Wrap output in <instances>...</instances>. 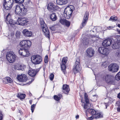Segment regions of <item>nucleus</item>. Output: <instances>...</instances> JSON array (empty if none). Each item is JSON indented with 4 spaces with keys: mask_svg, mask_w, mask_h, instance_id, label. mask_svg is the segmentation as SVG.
Returning <instances> with one entry per match:
<instances>
[{
    "mask_svg": "<svg viewBox=\"0 0 120 120\" xmlns=\"http://www.w3.org/2000/svg\"><path fill=\"white\" fill-rule=\"evenodd\" d=\"M15 11L16 14L21 16L26 15L28 11L26 7L22 4L16 5Z\"/></svg>",
    "mask_w": 120,
    "mask_h": 120,
    "instance_id": "obj_1",
    "label": "nucleus"
},
{
    "mask_svg": "<svg viewBox=\"0 0 120 120\" xmlns=\"http://www.w3.org/2000/svg\"><path fill=\"white\" fill-rule=\"evenodd\" d=\"M40 21L43 32L46 37L49 39L50 32L48 29L46 24L45 23L42 18H40Z\"/></svg>",
    "mask_w": 120,
    "mask_h": 120,
    "instance_id": "obj_2",
    "label": "nucleus"
},
{
    "mask_svg": "<svg viewBox=\"0 0 120 120\" xmlns=\"http://www.w3.org/2000/svg\"><path fill=\"white\" fill-rule=\"evenodd\" d=\"M75 9L74 7L70 5L69 7H67L65 9L64 15L67 19H69L71 16L72 12Z\"/></svg>",
    "mask_w": 120,
    "mask_h": 120,
    "instance_id": "obj_3",
    "label": "nucleus"
},
{
    "mask_svg": "<svg viewBox=\"0 0 120 120\" xmlns=\"http://www.w3.org/2000/svg\"><path fill=\"white\" fill-rule=\"evenodd\" d=\"M6 57L7 60L9 62L13 63L15 61L16 56L13 52L11 51L7 53Z\"/></svg>",
    "mask_w": 120,
    "mask_h": 120,
    "instance_id": "obj_4",
    "label": "nucleus"
},
{
    "mask_svg": "<svg viewBox=\"0 0 120 120\" xmlns=\"http://www.w3.org/2000/svg\"><path fill=\"white\" fill-rule=\"evenodd\" d=\"M103 79L105 80L107 83L110 84H115V78L113 76L108 75H105L103 77Z\"/></svg>",
    "mask_w": 120,
    "mask_h": 120,
    "instance_id": "obj_5",
    "label": "nucleus"
},
{
    "mask_svg": "<svg viewBox=\"0 0 120 120\" xmlns=\"http://www.w3.org/2000/svg\"><path fill=\"white\" fill-rule=\"evenodd\" d=\"M31 60L34 64H39L42 61V58L40 56L33 55L31 57Z\"/></svg>",
    "mask_w": 120,
    "mask_h": 120,
    "instance_id": "obj_6",
    "label": "nucleus"
},
{
    "mask_svg": "<svg viewBox=\"0 0 120 120\" xmlns=\"http://www.w3.org/2000/svg\"><path fill=\"white\" fill-rule=\"evenodd\" d=\"M32 43L30 41L28 40L22 41L20 43V46L22 48L27 49L28 47H30Z\"/></svg>",
    "mask_w": 120,
    "mask_h": 120,
    "instance_id": "obj_7",
    "label": "nucleus"
},
{
    "mask_svg": "<svg viewBox=\"0 0 120 120\" xmlns=\"http://www.w3.org/2000/svg\"><path fill=\"white\" fill-rule=\"evenodd\" d=\"M118 65L116 63H113L110 64L108 67V70L112 72L117 71L119 69Z\"/></svg>",
    "mask_w": 120,
    "mask_h": 120,
    "instance_id": "obj_8",
    "label": "nucleus"
},
{
    "mask_svg": "<svg viewBox=\"0 0 120 120\" xmlns=\"http://www.w3.org/2000/svg\"><path fill=\"white\" fill-rule=\"evenodd\" d=\"M47 8L49 11L53 12L55 11L58 10L59 7L58 6L55 5L52 3H50L47 6Z\"/></svg>",
    "mask_w": 120,
    "mask_h": 120,
    "instance_id": "obj_9",
    "label": "nucleus"
},
{
    "mask_svg": "<svg viewBox=\"0 0 120 120\" xmlns=\"http://www.w3.org/2000/svg\"><path fill=\"white\" fill-rule=\"evenodd\" d=\"M28 22L29 20L27 18H19L17 21V24L22 26L25 25Z\"/></svg>",
    "mask_w": 120,
    "mask_h": 120,
    "instance_id": "obj_10",
    "label": "nucleus"
},
{
    "mask_svg": "<svg viewBox=\"0 0 120 120\" xmlns=\"http://www.w3.org/2000/svg\"><path fill=\"white\" fill-rule=\"evenodd\" d=\"M80 61L79 59H77L75 61V64L73 66V70L75 74L78 73L80 70Z\"/></svg>",
    "mask_w": 120,
    "mask_h": 120,
    "instance_id": "obj_11",
    "label": "nucleus"
},
{
    "mask_svg": "<svg viewBox=\"0 0 120 120\" xmlns=\"http://www.w3.org/2000/svg\"><path fill=\"white\" fill-rule=\"evenodd\" d=\"M84 96L85 101L86 102V104L84 105V108L85 109H87L88 111V110L89 109H90V108L91 106V105L89 103V101L88 98V96L87 94L86 93H85Z\"/></svg>",
    "mask_w": 120,
    "mask_h": 120,
    "instance_id": "obj_12",
    "label": "nucleus"
},
{
    "mask_svg": "<svg viewBox=\"0 0 120 120\" xmlns=\"http://www.w3.org/2000/svg\"><path fill=\"white\" fill-rule=\"evenodd\" d=\"M11 16L10 15L9 13L6 16V19L5 21L6 23L8 24H10L11 26L14 25L15 24H17V21L15 22L12 19L10 18Z\"/></svg>",
    "mask_w": 120,
    "mask_h": 120,
    "instance_id": "obj_13",
    "label": "nucleus"
},
{
    "mask_svg": "<svg viewBox=\"0 0 120 120\" xmlns=\"http://www.w3.org/2000/svg\"><path fill=\"white\" fill-rule=\"evenodd\" d=\"M27 49L24 48H20V50L19 51V54L24 57L29 56L30 54Z\"/></svg>",
    "mask_w": 120,
    "mask_h": 120,
    "instance_id": "obj_14",
    "label": "nucleus"
},
{
    "mask_svg": "<svg viewBox=\"0 0 120 120\" xmlns=\"http://www.w3.org/2000/svg\"><path fill=\"white\" fill-rule=\"evenodd\" d=\"M68 58L67 57H65L62 58L61 64V68L62 71L65 74L66 70V64L68 61Z\"/></svg>",
    "mask_w": 120,
    "mask_h": 120,
    "instance_id": "obj_15",
    "label": "nucleus"
},
{
    "mask_svg": "<svg viewBox=\"0 0 120 120\" xmlns=\"http://www.w3.org/2000/svg\"><path fill=\"white\" fill-rule=\"evenodd\" d=\"M98 51L100 53L105 55H107L109 52V50L108 49L104 47L99 48Z\"/></svg>",
    "mask_w": 120,
    "mask_h": 120,
    "instance_id": "obj_16",
    "label": "nucleus"
},
{
    "mask_svg": "<svg viewBox=\"0 0 120 120\" xmlns=\"http://www.w3.org/2000/svg\"><path fill=\"white\" fill-rule=\"evenodd\" d=\"M18 80L21 82H25L27 80V77L26 75L24 74L18 75L17 78Z\"/></svg>",
    "mask_w": 120,
    "mask_h": 120,
    "instance_id": "obj_17",
    "label": "nucleus"
},
{
    "mask_svg": "<svg viewBox=\"0 0 120 120\" xmlns=\"http://www.w3.org/2000/svg\"><path fill=\"white\" fill-rule=\"evenodd\" d=\"M89 13L88 12L86 11V12L83 18L82 22L81 24L82 27H84L86 24L87 22V20L88 19V16Z\"/></svg>",
    "mask_w": 120,
    "mask_h": 120,
    "instance_id": "obj_18",
    "label": "nucleus"
},
{
    "mask_svg": "<svg viewBox=\"0 0 120 120\" xmlns=\"http://www.w3.org/2000/svg\"><path fill=\"white\" fill-rule=\"evenodd\" d=\"M94 51L91 48H88L86 50L87 56L90 57L93 56L94 54Z\"/></svg>",
    "mask_w": 120,
    "mask_h": 120,
    "instance_id": "obj_19",
    "label": "nucleus"
},
{
    "mask_svg": "<svg viewBox=\"0 0 120 120\" xmlns=\"http://www.w3.org/2000/svg\"><path fill=\"white\" fill-rule=\"evenodd\" d=\"M112 40L110 39H107L104 40L102 43V45L105 47L109 46L111 44Z\"/></svg>",
    "mask_w": 120,
    "mask_h": 120,
    "instance_id": "obj_20",
    "label": "nucleus"
},
{
    "mask_svg": "<svg viewBox=\"0 0 120 120\" xmlns=\"http://www.w3.org/2000/svg\"><path fill=\"white\" fill-rule=\"evenodd\" d=\"M62 91L65 94H68L70 91L69 86L67 85L64 84L63 85L62 87Z\"/></svg>",
    "mask_w": 120,
    "mask_h": 120,
    "instance_id": "obj_21",
    "label": "nucleus"
},
{
    "mask_svg": "<svg viewBox=\"0 0 120 120\" xmlns=\"http://www.w3.org/2000/svg\"><path fill=\"white\" fill-rule=\"evenodd\" d=\"M22 33L24 36L26 37H31L32 35L31 32L28 31L26 29L23 30L22 31Z\"/></svg>",
    "mask_w": 120,
    "mask_h": 120,
    "instance_id": "obj_22",
    "label": "nucleus"
},
{
    "mask_svg": "<svg viewBox=\"0 0 120 120\" xmlns=\"http://www.w3.org/2000/svg\"><path fill=\"white\" fill-rule=\"evenodd\" d=\"M112 48L114 49H118L120 48V41H116L113 43L112 46Z\"/></svg>",
    "mask_w": 120,
    "mask_h": 120,
    "instance_id": "obj_23",
    "label": "nucleus"
},
{
    "mask_svg": "<svg viewBox=\"0 0 120 120\" xmlns=\"http://www.w3.org/2000/svg\"><path fill=\"white\" fill-rule=\"evenodd\" d=\"M12 4L9 3H4L3 4V6L4 8L7 10H9L12 7Z\"/></svg>",
    "mask_w": 120,
    "mask_h": 120,
    "instance_id": "obj_24",
    "label": "nucleus"
},
{
    "mask_svg": "<svg viewBox=\"0 0 120 120\" xmlns=\"http://www.w3.org/2000/svg\"><path fill=\"white\" fill-rule=\"evenodd\" d=\"M13 81L11 79L8 77H7L4 79L3 81V83L4 84H7L8 83H11Z\"/></svg>",
    "mask_w": 120,
    "mask_h": 120,
    "instance_id": "obj_25",
    "label": "nucleus"
},
{
    "mask_svg": "<svg viewBox=\"0 0 120 120\" xmlns=\"http://www.w3.org/2000/svg\"><path fill=\"white\" fill-rule=\"evenodd\" d=\"M56 4L59 5H62L68 3V0H57Z\"/></svg>",
    "mask_w": 120,
    "mask_h": 120,
    "instance_id": "obj_26",
    "label": "nucleus"
},
{
    "mask_svg": "<svg viewBox=\"0 0 120 120\" xmlns=\"http://www.w3.org/2000/svg\"><path fill=\"white\" fill-rule=\"evenodd\" d=\"M28 73L29 75L30 76H34L36 75V71H34L33 70H29L28 71Z\"/></svg>",
    "mask_w": 120,
    "mask_h": 120,
    "instance_id": "obj_27",
    "label": "nucleus"
},
{
    "mask_svg": "<svg viewBox=\"0 0 120 120\" xmlns=\"http://www.w3.org/2000/svg\"><path fill=\"white\" fill-rule=\"evenodd\" d=\"M50 19L53 21H54L56 20L57 17L55 13H53L51 14Z\"/></svg>",
    "mask_w": 120,
    "mask_h": 120,
    "instance_id": "obj_28",
    "label": "nucleus"
},
{
    "mask_svg": "<svg viewBox=\"0 0 120 120\" xmlns=\"http://www.w3.org/2000/svg\"><path fill=\"white\" fill-rule=\"evenodd\" d=\"M94 116V118L96 119L99 118H100L102 117H103L102 114L100 113H98V112H96V113L95 115Z\"/></svg>",
    "mask_w": 120,
    "mask_h": 120,
    "instance_id": "obj_29",
    "label": "nucleus"
},
{
    "mask_svg": "<svg viewBox=\"0 0 120 120\" xmlns=\"http://www.w3.org/2000/svg\"><path fill=\"white\" fill-rule=\"evenodd\" d=\"M88 112L93 116H94L97 112L95 110L91 109L88 110Z\"/></svg>",
    "mask_w": 120,
    "mask_h": 120,
    "instance_id": "obj_30",
    "label": "nucleus"
},
{
    "mask_svg": "<svg viewBox=\"0 0 120 120\" xmlns=\"http://www.w3.org/2000/svg\"><path fill=\"white\" fill-rule=\"evenodd\" d=\"M117 17L113 15L111 16L109 19V20L112 22L115 21L117 20Z\"/></svg>",
    "mask_w": 120,
    "mask_h": 120,
    "instance_id": "obj_31",
    "label": "nucleus"
},
{
    "mask_svg": "<svg viewBox=\"0 0 120 120\" xmlns=\"http://www.w3.org/2000/svg\"><path fill=\"white\" fill-rule=\"evenodd\" d=\"M82 43L84 45H87L89 43L88 39L84 38L83 40Z\"/></svg>",
    "mask_w": 120,
    "mask_h": 120,
    "instance_id": "obj_32",
    "label": "nucleus"
},
{
    "mask_svg": "<svg viewBox=\"0 0 120 120\" xmlns=\"http://www.w3.org/2000/svg\"><path fill=\"white\" fill-rule=\"evenodd\" d=\"M17 69L18 70H22L23 69V67L22 66V65H21L20 64H18L17 65Z\"/></svg>",
    "mask_w": 120,
    "mask_h": 120,
    "instance_id": "obj_33",
    "label": "nucleus"
},
{
    "mask_svg": "<svg viewBox=\"0 0 120 120\" xmlns=\"http://www.w3.org/2000/svg\"><path fill=\"white\" fill-rule=\"evenodd\" d=\"M18 96L21 99H23L25 97L26 95L24 94H18Z\"/></svg>",
    "mask_w": 120,
    "mask_h": 120,
    "instance_id": "obj_34",
    "label": "nucleus"
},
{
    "mask_svg": "<svg viewBox=\"0 0 120 120\" xmlns=\"http://www.w3.org/2000/svg\"><path fill=\"white\" fill-rule=\"evenodd\" d=\"M116 79L117 80L120 79V72H119L116 75Z\"/></svg>",
    "mask_w": 120,
    "mask_h": 120,
    "instance_id": "obj_35",
    "label": "nucleus"
},
{
    "mask_svg": "<svg viewBox=\"0 0 120 120\" xmlns=\"http://www.w3.org/2000/svg\"><path fill=\"white\" fill-rule=\"evenodd\" d=\"M66 20V19H61L60 20V22L62 24L64 25Z\"/></svg>",
    "mask_w": 120,
    "mask_h": 120,
    "instance_id": "obj_36",
    "label": "nucleus"
},
{
    "mask_svg": "<svg viewBox=\"0 0 120 120\" xmlns=\"http://www.w3.org/2000/svg\"><path fill=\"white\" fill-rule=\"evenodd\" d=\"M70 25V23L69 21L66 20L65 23L64 25H65L67 27H68Z\"/></svg>",
    "mask_w": 120,
    "mask_h": 120,
    "instance_id": "obj_37",
    "label": "nucleus"
},
{
    "mask_svg": "<svg viewBox=\"0 0 120 120\" xmlns=\"http://www.w3.org/2000/svg\"><path fill=\"white\" fill-rule=\"evenodd\" d=\"M20 32L19 31H16L15 34V35L16 37L17 38H19L20 37Z\"/></svg>",
    "mask_w": 120,
    "mask_h": 120,
    "instance_id": "obj_38",
    "label": "nucleus"
},
{
    "mask_svg": "<svg viewBox=\"0 0 120 120\" xmlns=\"http://www.w3.org/2000/svg\"><path fill=\"white\" fill-rule=\"evenodd\" d=\"M35 105L34 104L31 105V110L32 111V112L33 113L34 111V109L35 106Z\"/></svg>",
    "mask_w": 120,
    "mask_h": 120,
    "instance_id": "obj_39",
    "label": "nucleus"
},
{
    "mask_svg": "<svg viewBox=\"0 0 120 120\" xmlns=\"http://www.w3.org/2000/svg\"><path fill=\"white\" fill-rule=\"evenodd\" d=\"M54 98L56 100L58 101L60 100V98L57 95H54Z\"/></svg>",
    "mask_w": 120,
    "mask_h": 120,
    "instance_id": "obj_40",
    "label": "nucleus"
},
{
    "mask_svg": "<svg viewBox=\"0 0 120 120\" xmlns=\"http://www.w3.org/2000/svg\"><path fill=\"white\" fill-rule=\"evenodd\" d=\"M4 0V3H9L10 4H13V2L12 1V2H11V0Z\"/></svg>",
    "mask_w": 120,
    "mask_h": 120,
    "instance_id": "obj_41",
    "label": "nucleus"
},
{
    "mask_svg": "<svg viewBox=\"0 0 120 120\" xmlns=\"http://www.w3.org/2000/svg\"><path fill=\"white\" fill-rule=\"evenodd\" d=\"M54 77V75L52 74H51L49 76V78L51 80H52Z\"/></svg>",
    "mask_w": 120,
    "mask_h": 120,
    "instance_id": "obj_42",
    "label": "nucleus"
},
{
    "mask_svg": "<svg viewBox=\"0 0 120 120\" xmlns=\"http://www.w3.org/2000/svg\"><path fill=\"white\" fill-rule=\"evenodd\" d=\"M48 57L47 56H46L45 57V63H47L48 62Z\"/></svg>",
    "mask_w": 120,
    "mask_h": 120,
    "instance_id": "obj_43",
    "label": "nucleus"
},
{
    "mask_svg": "<svg viewBox=\"0 0 120 120\" xmlns=\"http://www.w3.org/2000/svg\"><path fill=\"white\" fill-rule=\"evenodd\" d=\"M94 118V116H92L90 117L87 118V120H92Z\"/></svg>",
    "mask_w": 120,
    "mask_h": 120,
    "instance_id": "obj_44",
    "label": "nucleus"
},
{
    "mask_svg": "<svg viewBox=\"0 0 120 120\" xmlns=\"http://www.w3.org/2000/svg\"><path fill=\"white\" fill-rule=\"evenodd\" d=\"M3 118V115L1 112L0 111V120H2Z\"/></svg>",
    "mask_w": 120,
    "mask_h": 120,
    "instance_id": "obj_45",
    "label": "nucleus"
},
{
    "mask_svg": "<svg viewBox=\"0 0 120 120\" xmlns=\"http://www.w3.org/2000/svg\"><path fill=\"white\" fill-rule=\"evenodd\" d=\"M50 29L52 31H54L55 30V28L53 26L50 27Z\"/></svg>",
    "mask_w": 120,
    "mask_h": 120,
    "instance_id": "obj_46",
    "label": "nucleus"
},
{
    "mask_svg": "<svg viewBox=\"0 0 120 120\" xmlns=\"http://www.w3.org/2000/svg\"><path fill=\"white\" fill-rule=\"evenodd\" d=\"M116 105L119 107H120V101H117L116 103Z\"/></svg>",
    "mask_w": 120,
    "mask_h": 120,
    "instance_id": "obj_47",
    "label": "nucleus"
},
{
    "mask_svg": "<svg viewBox=\"0 0 120 120\" xmlns=\"http://www.w3.org/2000/svg\"><path fill=\"white\" fill-rule=\"evenodd\" d=\"M116 39L117 41H120V36L118 35L116 36Z\"/></svg>",
    "mask_w": 120,
    "mask_h": 120,
    "instance_id": "obj_48",
    "label": "nucleus"
},
{
    "mask_svg": "<svg viewBox=\"0 0 120 120\" xmlns=\"http://www.w3.org/2000/svg\"><path fill=\"white\" fill-rule=\"evenodd\" d=\"M20 0H12V1H13V2H14H14L15 3H18L19 2V1H20Z\"/></svg>",
    "mask_w": 120,
    "mask_h": 120,
    "instance_id": "obj_49",
    "label": "nucleus"
},
{
    "mask_svg": "<svg viewBox=\"0 0 120 120\" xmlns=\"http://www.w3.org/2000/svg\"><path fill=\"white\" fill-rule=\"evenodd\" d=\"M40 69L39 68L37 69L36 70L34 71H36V74L40 70Z\"/></svg>",
    "mask_w": 120,
    "mask_h": 120,
    "instance_id": "obj_50",
    "label": "nucleus"
},
{
    "mask_svg": "<svg viewBox=\"0 0 120 120\" xmlns=\"http://www.w3.org/2000/svg\"><path fill=\"white\" fill-rule=\"evenodd\" d=\"M93 97H94V98H95V99L96 100L97 99V96L96 95H93Z\"/></svg>",
    "mask_w": 120,
    "mask_h": 120,
    "instance_id": "obj_51",
    "label": "nucleus"
},
{
    "mask_svg": "<svg viewBox=\"0 0 120 120\" xmlns=\"http://www.w3.org/2000/svg\"><path fill=\"white\" fill-rule=\"evenodd\" d=\"M19 2V3H23L24 2V0H20Z\"/></svg>",
    "mask_w": 120,
    "mask_h": 120,
    "instance_id": "obj_52",
    "label": "nucleus"
},
{
    "mask_svg": "<svg viewBox=\"0 0 120 120\" xmlns=\"http://www.w3.org/2000/svg\"><path fill=\"white\" fill-rule=\"evenodd\" d=\"M117 97L118 98H120V93L118 94Z\"/></svg>",
    "mask_w": 120,
    "mask_h": 120,
    "instance_id": "obj_53",
    "label": "nucleus"
},
{
    "mask_svg": "<svg viewBox=\"0 0 120 120\" xmlns=\"http://www.w3.org/2000/svg\"><path fill=\"white\" fill-rule=\"evenodd\" d=\"M58 96L60 98H60L62 97V95L61 94H60L58 95Z\"/></svg>",
    "mask_w": 120,
    "mask_h": 120,
    "instance_id": "obj_54",
    "label": "nucleus"
},
{
    "mask_svg": "<svg viewBox=\"0 0 120 120\" xmlns=\"http://www.w3.org/2000/svg\"><path fill=\"white\" fill-rule=\"evenodd\" d=\"M14 33H12L11 34V38H12L13 37L14 35Z\"/></svg>",
    "mask_w": 120,
    "mask_h": 120,
    "instance_id": "obj_55",
    "label": "nucleus"
},
{
    "mask_svg": "<svg viewBox=\"0 0 120 120\" xmlns=\"http://www.w3.org/2000/svg\"><path fill=\"white\" fill-rule=\"evenodd\" d=\"M117 111H118L120 112V108L119 107H118L117 108Z\"/></svg>",
    "mask_w": 120,
    "mask_h": 120,
    "instance_id": "obj_56",
    "label": "nucleus"
},
{
    "mask_svg": "<svg viewBox=\"0 0 120 120\" xmlns=\"http://www.w3.org/2000/svg\"><path fill=\"white\" fill-rule=\"evenodd\" d=\"M31 105L32 103V101L31 100H30L29 101Z\"/></svg>",
    "mask_w": 120,
    "mask_h": 120,
    "instance_id": "obj_57",
    "label": "nucleus"
},
{
    "mask_svg": "<svg viewBox=\"0 0 120 120\" xmlns=\"http://www.w3.org/2000/svg\"><path fill=\"white\" fill-rule=\"evenodd\" d=\"M113 28V27L109 26L108 27V29H110L109 28Z\"/></svg>",
    "mask_w": 120,
    "mask_h": 120,
    "instance_id": "obj_58",
    "label": "nucleus"
},
{
    "mask_svg": "<svg viewBox=\"0 0 120 120\" xmlns=\"http://www.w3.org/2000/svg\"><path fill=\"white\" fill-rule=\"evenodd\" d=\"M79 116L78 115H77L75 117L76 119L78 118H79Z\"/></svg>",
    "mask_w": 120,
    "mask_h": 120,
    "instance_id": "obj_59",
    "label": "nucleus"
},
{
    "mask_svg": "<svg viewBox=\"0 0 120 120\" xmlns=\"http://www.w3.org/2000/svg\"><path fill=\"white\" fill-rule=\"evenodd\" d=\"M116 54L117 56H118L119 55V52H117L116 53Z\"/></svg>",
    "mask_w": 120,
    "mask_h": 120,
    "instance_id": "obj_60",
    "label": "nucleus"
},
{
    "mask_svg": "<svg viewBox=\"0 0 120 120\" xmlns=\"http://www.w3.org/2000/svg\"><path fill=\"white\" fill-rule=\"evenodd\" d=\"M118 32L120 34V30H118Z\"/></svg>",
    "mask_w": 120,
    "mask_h": 120,
    "instance_id": "obj_61",
    "label": "nucleus"
},
{
    "mask_svg": "<svg viewBox=\"0 0 120 120\" xmlns=\"http://www.w3.org/2000/svg\"><path fill=\"white\" fill-rule=\"evenodd\" d=\"M118 26L120 28V24H118Z\"/></svg>",
    "mask_w": 120,
    "mask_h": 120,
    "instance_id": "obj_62",
    "label": "nucleus"
},
{
    "mask_svg": "<svg viewBox=\"0 0 120 120\" xmlns=\"http://www.w3.org/2000/svg\"><path fill=\"white\" fill-rule=\"evenodd\" d=\"M105 106H106V108H107L108 106L107 105V104H105Z\"/></svg>",
    "mask_w": 120,
    "mask_h": 120,
    "instance_id": "obj_63",
    "label": "nucleus"
},
{
    "mask_svg": "<svg viewBox=\"0 0 120 120\" xmlns=\"http://www.w3.org/2000/svg\"><path fill=\"white\" fill-rule=\"evenodd\" d=\"M30 95H32V94L31 93H30Z\"/></svg>",
    "mask_w": 120,
    "mask_h": 120,
    "instance_id": "obj_64",
    "label": "nucleus"
}]
</instances>
